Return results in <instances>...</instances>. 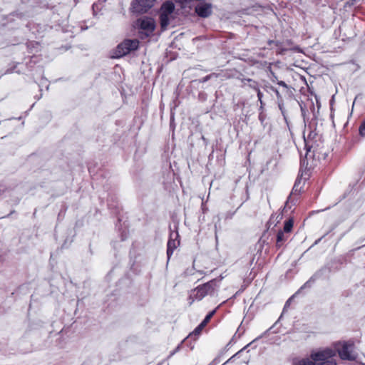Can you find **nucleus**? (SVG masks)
<instances>
[{
    "instance_id": "obj_38",
    "label": "nucleus",
    "mask_w": 365,
    "mask_h": 365,
    "mask_svg": "<svg viewBox=\"0 0 365 365\" xmlns=\"http://www.w3.org/2000/svg\"><path fill=\"white\" fill-rule=\"evenodd\" d=\"M271 329H272V327H271V328H269V329L266 330V331L263 334V335L267 334V332H268Z\"/></svg>"
},
{
    "instance_id": "obj_16",
    "label": "nucleus",
    "mask_w": 365,
    "mask_h": 365,
    "mask_svg": "<svg viewBox=\"0 0 365 365\" xmlns=\"http://www.w3.org/2000/svg\"><path fill=\"white\" fill-rule=\"evenodd\" d=\"M204 326H202L201 324H200L195 329L194 331L189 334L187 338L193 339L195 340L197 337L200 335L201 333L202 329L204 328Z\"/></svg>"
},
{
    "instance_id": "obj_11",
    "label": "nucleus",
    "mask_w": 365,
    "mask_h": 365,
    "mask_svg": "<svg viewBox=\"0 0 365 365\" xmlns=\"http://www.w3.org/2000/svg\"><path fill=\"white\" fill-rule=\"evenodd\" d=\"M267 43L269 46L274 44L277 48V54H279V55H284L286 51L292 50V49H295V48H289V47L284 46L283 41L269 40L267 41Z\"/></svg>"
},
{
    "instance_id": "obj_33",
    "label": "nucleus",
    "mask_w": 365,
    "mask_h": 365,
    "mask_svg": "<svg viewBox=\"0 0 365 365\" xmlns=\"http://www.w3.org/2000/svg\"><path fill=\"white\" fill-rule=\"evenodd\" d=\"M274 215H272L269 220V223H272V222H274Z\"/></svg>"
},
{
    "instance_id": "obj_31",
    "label": "nucleus",
    "mask_w": 365,
    "mask_h": 365,
    "mask_svg": "<svg viewBox=\"0 0 365 365\" xmlns=\"http://www.w3.org/2000/svg\"><path fill=\"white\" fill-rule=\"evenodd\" d=\"M6 190V187L4 185H0V195H1Z\"/></svg>"
},
{
    "instance_id": "obj_21",
    "label": "nucleus",
    "mask_w": 365,
    "mask_h": 365,
    "mask_svg": "<svg viewBox=\"0 0 365 365\" xmlns=\"http://www.w3.org/2000/svg\"><path fill=\"white\" fill-rule=\"evenodd\" d=\"M268 88L276 94L277 101L283 99V97H282L283 93H282V91H280L279 90H278L277 88H274L272 86H270Z\"/></svg>"
},
{
    "instance_id": "obj_17",
    "label": "nucleus",
    "mask_w": 365,
    "mask_h": 365,
    "mask_svg": "<svg viewBox=\"0 0 365 365\" xmlns=\"http://www.w3.org/2000/svg\"><path fill=\"white\" fill-rule=\"evenodd\" d=\"M301 179L297 178L293 186L291 195H299L301 190Z\"/></svg>"
},
{
    "instance_id": "obj_10",
    "label": "nucleus",
    "mask_w": 365,
    "mask_h": 365,
    "mask_svg": "<svg viewBox=\"0 0 365 365\" xmlns=\"http://www.w3.org/2000/svg\"><path fill=\"white\" fill-rule=\"evenodd\" d=\"M324 269H322L319 271H317V272H315L310 278L308 281H307L301 287L300 289L296 292V294H298L299 292H300L302 289H306V288H311L312 286L313 285V284L315 282V281L318 279H319L323 272H324Z\"/></svg>"
},
{
    "instance_id": "obj_14",
    "label": "nucleus",
    "mask_w": 365,
    "mask_h": 365,
    "mask_svg": "<svg viewBox=\"0 0 365 365\" xmlns=\"http://www.w3.org/2000/svg\"><path fill=\"white\" fill-rule=\"evenodd\" d=\"M246 82L248 83V86L253 89V90H258V87H259V83L255 81V80L252 79V78H243L242 79V83H243V86H245L246 85Z\"/></svg>"
},
{
    "instance_id": "obj_29",
    "label": "nucleus",
    "mask_w": 365,
    "mask_h": 365,
    "mask_svg": "<svg viewBox=\"0 0 365 365\" xmlns=\"http://www.w3.org/2000/svg\"><path fill=\"white\" fill-rule=\"evenodd\" d=\"M16 64L14 65L13 67L6 69V71L4 72V74L12 73L14 71V69L16 68Z\"/></svg>"
},
{
    "instance_id": "obj_27",
    "label": "nucleus",
    "mask_w": 365,
    "mask_h": 365,
    "mask_svg": "<svg viewBox=\"0 0 365 365\" xmlns=\"http://www.w3.org/2000/svg\"><path fill=\"white\" fill-rule=\"evenodd\" d=\"M249 344H247L246 346H245L243 349H242L240 351H239L238 352H237L235 354H234L232 356H231L228 360H227L224 364H222V365H226L227 364L230 363V361H232V359L237 356L241 351H242L244 349H246L247 346H248Z\"/></svg>"
},
{
    "instance_id": "obj_28",
    "label": "nucleus",
    "mask_w": 365,
    "mask_h": 365,
    "mask_svg": "<svg viewBox=\"0 0 365 365\" xmlns=\"http://www.w3.org/2000/svg\"><path fill=\"white\" fill-rule=\"evenodd\" d=\"M283 43H284V46L292 48V41L291 40H286V41H283ZM294 48H295L294 50H297V47H294Z\"/></svg>"
},
{
    "instance_id": "obj_7",
    "label": "nucleus",
    "mask_w": 365,
    "mask_h": 365,
    "mask_svg": "<svg viewBox=\"0 0 365 365\" xmlns=\"http://www.w3.org/2000/svg\"><path fill=\"white\" fill-rule=\"evenodd\" d=\"M137 26L142 31V34L147 37L150 36L155 29L154 19L148 17L139 19L137 21Z\"/></svg>"
},
{
    "instance_id": "obj_9",
    "label": "nucleus",
    "mask_w": 365,
    "mask_h": 365,
    "mask_svg": "<svg viewBox=\"0 0 365 365\" xmlns=\"http://www.w3.org/2000/svg\"><path fill=\"white\" fill-rule=\"evenodd\" d=\"M195 12L201 18H207L212 14V4L210 3H199L195 7Z\"/></svg>"
},
{
    "instance_id": "obj_36",
    "label": "nucleus",
    "mask_w": 365,
    "mask_h": 365,
    "mask_svg": "<svg viewBox=\"0 0 365 365\" xmlns=\"http://www.w3.org/2000/svg\"><path fill=\"white\" fill-rule=\"evenodd\" d=\"M329 208H330V207H326L325 209H323V210H318V211H317L316 212H320V211L327 210H328V209H329Z\"/></svg>"
},
{
    "instance_id": "obj_2",
    "label": "nucleus",
    "mask_w": 365,
    "mask_h": 365,
    "mask_svg": "<svg viewBox=\"0 0 365 365\" xmlns=\"http://www.w3.org/2000/svg\"><path fill=\"white\" fill-rule=\"evenodd\" d=\"M304 143L306 148V159L312 158L319 160L322 158H326L327 153L322 151V148L320 147L321 143L309 139H304Z\"/></svg>"
},
{
    "instance_id": "obj_12",
    "label": "nucleus",
    "mask_w": 365,
    "mask_h": 365,
    "mask_svg": "<svg viewBox=\"0 0 365 365\" xmlns=\"http://www.w3.org/2000/svg\"><path fill=\"white\" fill-rule=\"evenodd\" d=\"M180 240H168L167 244V257L168 261L170 259L174 250L179 246Z\"/></svg>"
},
{
    "instance_id": "obj_35",
    "label": "nucleus",
    "mask_w": 365,
    "mask_h": 365,
    "mask_svg": "<svg viewBox=\"0 0 365 365\" xmlns=\"http://www.w3.org/2000/svg\"><path fill=\"white\" fill-rule=\"evenodd\" d=\"M282 218V215L281 214H279L277 217H276V220H279Z\"/></svg>"
},
{
    "instance_id": "obj_15",
    "label": "nucleus",
    "mask_w": 365,
    "mask_h": 365,
    "mask_svg": "<svg viewBox=\"0 0 365 365\" xmlns=\"http://www.w3.org/2000/svg\"><path fill=\"white\" fill-rule=\"evenodd\" d=\"M277 84L282 87L281 91L283 94L288 95L289 96L292 94L291 87H289L284 81H278Z\"/></svg>"
},
{
    "instance_id": "obj_3",
    "label": "nucleus",
    "mask_w": 365,
    "mask_h": 365,
    "mask_svg": "<svg viewBox=\"0 0 365 365\" xmlns=\"http://www.w3.org/2000/svg\"><path fill=\"white\" fill-rule=\"evenodd\" d=\"M336 352L332 349L324 350L312 354V359L316 363L315 365H336V361L332 359Z\"/></svg>"
},
{
    "instance_id": "obj_20",
    "label": "nucleus",
    "mask_w": 365,
    "mask_h": 365,
    "mask_svg": "<svg viewBox=\"0 0 365 365\" xmlns=\"http://www.w3.org/2000/svg\"><path fill=\"white\" fill-rule=\"evenodd\" d=\"M277 102L279 109L280 110L281 113L284 117V119L285 120H287L286 110L284 107V100L283 99L279 100V101H277Z\"/></svg>"
},
{
    "instance_id": "obj_37",
    "label": "nucleus",
    "mask_w": 365,
    "mask_h": 365,
    "mask_svg": "<svg viewBox=\"0 0 365 365\" xmlns=\"http://www.w3.org/2000/svg\"><path fill=\"white\" fill-rule=\"evenodd\" d=\"M304 164H305V160H301V165H304Z\"/></svg>"
},
{
    "instance_id": "obj_8",
    "label": "nucleus",
    "mask_w": 365,
    "mask_h": 365,
    "mask_svg": "<svg viewBox=\"0 0 365 365\" xmlns=\"http://www.w3.org/2000/svg\"><path fill=\"white\" fill-rule=\"evenodd\" d=\"M155 0H135L131 4L133 13H146L153 6Z\"/></svg>"
},
{
    "instance_id": "obj_26",
    "label": "nucleus",
    "mask_w": 365,
    "mask_h": 365,
    "mask_svg": "<svg viewBox=\"0 0 365 365\" xmlns=\"http://www.w3.org/2000/svg\"><path fill=\"white\" fill-rule=\"evenodd\" d=\"M255 91L257 92V95L258 101H259V103H260V104H261V107H262V106H264V103H263V101H262L263 94H262V93L260 91L259 86L258 87V90H255Z\"/></svg>"
},
{
    "instance_id": "obj_6",
    "label": "nucleus",
    "mask_w": 365,
    "mask_h": 365,
    "mask_svg": "<svg viewBox=\"0 0 365 365\" xmlns=\"http://www.w3.org/2000/svg\"><path fill=\"white\" fill-rule=\"evenodd\" d=\"M354 344L352 342H337L335 344V351H336L340 356V358L343 360H355L356 356L352 354V347Z\"/></svg>"
},
{
    "instance_id": "obj_24",
    "label": "nucleus",
    "mask_w": 365,
    "mask_h": 365,
    "mask_svg": "<svg viewBox=\"0 0 365 365\" xmlns=\"http://www.w3.org/2000/svg\"><path fill=\"white\" fill-rule=\"evenodd\" d=\"M359 134L361 136H365V118L362 120L359 128Z\"/></svg>"
},
{
    "instance_id": "obj_1",
    "label": "nucleus",
    "mask_w": 365,
    "mask_h": 365,
    "mask_svg": "<svg viewBox=\"0 0 365 365\" xmlns=\"http://www.w3.org/2000/svg\"><path fill=\"white\" fill-rule=\"evenodd\" d=\"M221 279L222 278L212 279L207 283L200 285L194 289L192 290V294H191L189 297V299L190 300L189 302L190 305H191L195 299L200 301L207 295H215V292L219 288V282L221 281Z\"/></svg>"
},
{
    "instance_id": "obj_22",
    "label": "nucleus",
    "mask_w": 365,
    "mask_h": 365,
    "mask_svg": "<svg viewBox=\"0 0 365 365\" xmlns=\"http://www.w3.org/2000/svg\"><path fill=\"white\" fill-rule=\"evenodd\" d=\"M316 363L313 360H309L308 359H302L299 361L297 365H315Z\"/></svg>"
},
{
    "instance_id": "obj_25",
    "label": "nucleus",
    "mask_w": 365,
    "mask_h": 365,
    "mask_svg": "<svg viewBox=\"0 0 365 365\" xmlns=\"http://www.w3.org/2000/svg\"><path fill=\"white\" fill-rule=\"evenodd\" d=\"M212 76L217 77V75L215 73H212L207 75V76L203 77L202 78L200 79L199 81H200V83H205L207 81H209Z\"/></svg>"
},
{
    "instance_id": "obj_19",
    "label": "nucleus",
    "mask_w": 365,
    "mask_h": 365,
    "mask_svg": "<svg viewBox=\"0 0 365 365\" xmlns=\"http://www.w3.org/2000/svg\"><path fill=\"white\" fill-rule=\"evenodd\" d=\"M218 307H217L216 309H215L214 310L211 311L210 312H209L207 316L205 317V319L202 320V322L200 323L202 324V326H204L205 327L207 325V324L210 322V319L214 316V314H215L216 312V310Z\"/></svg>"
},
{
    "instance_id": "obj_39",
    "label": "nucleus",
    "mask_w": 365,
    "mask_h": 365,
    "mask_svg": "<svg viewBox=\"0 0 365 365\" xmlns=\"http://www.w3.org/2000/svg\"><path fill=\"white\" fill-rule=\"evenodd\" d=\"M202 139L204 141H205V140H206V139L205 138V137H204V136H202Z\"/></svg>"
},
{
    "instance_id": "obj_4",
    "label": "nucleus",
    "mask_w": 365,
    "mask_h": 365,
    "mask_svg": "<svg viewBox=\"0 0 365 365\" xmlns=\"http://www.w3.org/2000/svg\"><path fill=\"white\" fill-rule=\"evenodd\" d=\"M175 10V4L171 1H165L160 9V24L162 30H165L170 24V16Z\"/></svg>"
},
{
    "instance_id": "obj_34",
    "label": "nucleus",
    "mask_w": 365,
    "mask_h": 365,
    "mask_svg": "<svg viewBox=\"0 0 365 365\" xmlns=\"http://www.w3.org/2000/svg\"><path fill=\"white\" fill-rule=\"evenodd\" d=\"M272 82H277L278 81L277 76H274L273 78L271 79Z\"/></svg>"
},
{
    "instance_id": "obj_23",
    "label": "nucleus",
    "mask_w": 365,
    "mask_h": 365,
    "mask_svg": "<svg viewBox=\"0 0 365 365\" xmlns=\"http://www.w3.org/2000/svg\"><path fill=\"white\" fill-rule=\"evenodd\" d=\"M179 237L180 236H179L178 232L177 230L171 231L170 232L169 240H180Z\"/></svg>"
},
{
    "instance_id": "obj_13",
    "label": "nucleus",
    "mask_w": 365,
    "mask_h": 365,
    "mask_svg": "<svg viewBox=\"0 0 365 365\" xmlns=\"http://www.w3.org/2000/svg\"><path fill=\"white\" fill-rule=\"evenodd\" d=\"M288 233L279 230L277 235L276 247L280 248L284 243L288 240Z\"/></svg>"
},
{
    "instance_id": "obj_30",
    "label": "nucleus",
    "mask_w": 365,
    "mask_h": 365,
    "mask_svg": "<svg viewBox=\"0 0 365 365\" xmlns=\"http://www.w3.org/2000/svg\"><path fill=\"white\" fill-rule=\"evenodd\" d=\"M175 1L177 2H180L181 4H186V3H190L192 1V0H175Z\"/></svg>"
},
{
    "instance_id": "obj_5",
    "label": "nucleus",
    "mask_w": 365,
    "mask_h": 365,
    "mask_svg": "<svg viewBox=\"0 0 365 365\" xmlns=\"http://www.w3.org/2000/svg\"><path fill=\"white\" fill-rule=\"evenodd\" d=\"M139 46V41L137 39H125L118 45L115 56L120 58L124 56L131 51H136Z\"/></svg>"
},
{
    "instance_id": "obj_32",
    "label": "nucleus",
    "mask_w": 365,
    "mask_h": 365,
    "mask_svg": "<svg viewBox=\"0 0 365 365\" xmlns=\"http://www.w3.org/2000/svg\"><path fill=\"white\" fill-rule=\"evenodd\" d=\"M290 202H291V195H290V196H289V197H288V199H287V202H286V204H285V207H288V205H289Z\"/></svg>"
},
{
    "instance_id": "obj_18",
    "label": "nucleus",
    "mask_w": 365,
    "mask_h": 365,
    "mask_svg": "<svg viewBox=\"0 0 365 365\" xmlns=\"http://www.w3.org/2000/svg\"><path fill=\"white\" fill-rule=\"evenodd\" d=\"M293 224H294V221L292 219H289V220H286L282 231L286 233L290 232L293 227Z\"/></svg>"
}]
</instances>
